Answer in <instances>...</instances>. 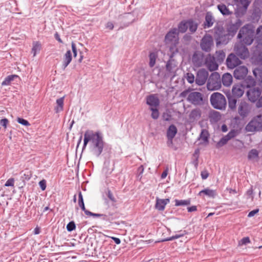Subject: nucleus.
<instances>
[{"label":"nucleus","mask_w":262,"mask_h":262,"mask_svg":"<svg viewBox=\"0 0 262 262\" xmlns=\"http://www.w3.org/2000/svg\"><path fill=\"white\" fill-rule=\"evenodd\" d=\"M89 142L92 154L99 157L106 145L102 134L99 131L95 132L92 130H87L84 135L83 149L85 148Z\"/></svg>","instance_id":"1"},{"label":"nucleus","mask_w":262,"mask_h":262,"mask_svg":"<svg viewBox=\"0 0 262 262\" xmlns=\"http://www.w3.org/2000/svg\"><path fill=\"white\" fill-rule=\"evenodd\" d=\"M213 36L217 46L227 45L232 38L224 27L219 24L215 26L213 29Z\"/></svg>","instance_id":"2"},{"label":"nucleus","mask_w":262,"mask_h":262,"mask_svg":"<svg viewBox=\"0 0 262 262\" xmlns=\"http://www.w3.org/2000/svg\"><path fill=\"white\" fill-rule=\"evenodd\" d=\"M254 30L250 25H246L243 27L237 34V38L241 39L242 43L250 45L254 40Z\"/></svg>","instance_id":"3"},{"label":"nucleus","mask_w":262,"mask_h":262,"mask_svg":"<svg viewBox=\"0 0 262 262\" xmlns=\"http://www.w3.org/2000/svg\"><path fill=\"white\" fill-rule=\"evenodd\" d=\"M251 105L245 100H239L237 103L236 112L239 116H236L235 120H238L239 118L245 119L251 114L252 111Z\"/></svg>","instance_id":"4"},{"label":"nucleus","mask_w":262,"mask_h":262,"mask_svg":"<svg viewBox=\"0 0 262 262\" xmlns=\"http://www.w3.org/2000/svg\"><path fill=\"white\" fill-rule=\"evenodd\" d=\"M210 100L214 108L221 110L225 108L227 102L223 94L217 92L214 93L211 95Z\"/></svg>","instance_id":"5"},{"label":"nucleus","mask_w":262,"mask_h":262,"mask_svg":"<svg viewBox=\"0 0 262 262\" xmlns=\"http://www.w3.org/2000/svg\"><path fill=\"white\" fill-rule=\"evenodd\" d=\"M245 129L248 132H257L262 130V115L254 117L246 125Z\"/></svg>","instance_id":"6"},{"label":"nucleus","mask_w":262,"mask_h":262,"mask_svg":"<svg viewBox=\"0 0 262 262\" xmlns=\"http://www.w3.org/2000/svg\"><path fill=\"white\" fill-rule=\"evenodd\" d=\"M177 28H173L170 29L166 34L164 41L167 45H171L174 47L179 43V34Z\"/></svg>","instance_id":"7"},{"label":"nucleus","mask_w":262,"mask_h":262,"mask_svg":"<svg viewBox=\"0 0 262 262\" xmlns=\"http://www.w3.org/2000/svg\"><path fill=\"white\" fill-rule=\"evenodd\" d=\"M188 101L195 105H202L205 102L203 95L198 92H192L189 93L187 98Z\"/></svg>","instance_id":"8"},{"label":"nucleus","mask_w":262,"mask_h":262,"mask_svg":"<svg viewBox=\"0 0 262 262\" xmlns=\"http://www.w3.org/2000/svg\"><path fill=\"white\" fill-rule=\"evenodd\" d=\"M206 54L201 51H196L192 56V62L196 67H201L204 66L206 60Z\"/></svg>","instance_id":"9"},{"label":"nucleus","mask_w":262,"mask_h":262,"mask_svg":"<svg viewBox=\"0 0 262 262\" xmlns=\"http://www.w3.org/2000/svg\"><path fill=\"white\" fill-rule=\"evenodd\" d=\"M234 50L236 55L242 59H246L249 56V50L243 43H236Z\"/></svg>","instance_id":"10"},{"label":"nucleus","mask_w":262,"mask_h":262,"mask_svg":"<svg viewBox=\"0 0 262 262\" xmlns=\"http://www.w3.org/2000/svg\"><path fill=\"white\" fill-rule=\"evenodd\" d=\"M261 94V89L259 86H255L250 88L246 92V95L252 102H256Z\"/></svg>","instance_id":"11"},{"label":"nucleus","mask_w":262,"mask_h":262,"mask_svg":"<svg viewBox=\"0 0 262 262\" xmlns=\"http://www.w3.org/2000/svg\"><path fill=\"white\" fill-rule=\"evenodd\" d=\"M213 56L210 54H206V60L204 66H206L210 71H214L218 69L219 65Z\"/></svg>","instance_id":"12"},{"label":"nucleus","mask_w":262,"mask_h":262,"mask_svg":"<svg viewBox=\"0 0 262 262\" xmlns=\"http://www.w3.org/2000/svg\"><path fill=\"white\" fill-rule=\"evenodd\" d=\"M213 45V39L211 35H205L201 40L200 46L202 50L209 52Z\"/></svg>","instance_id":"13"},{"label":"nucleus","mask_w":262,"mask_h":262,"mask_svg":"<svg viewBox=\"0 0 262 262\" xmlns=\"http://www.w3.org/2000/svg\"><path fill=\"white\" fill-rule=\"evenodd\" d=\"M242 24V21L239 19H237L234 23L231 22L227 26V32L229 36L233 38Z\"/></svg>","instance_id":"14"},{"label":"nucleus","mask_w":262,"mask_h":262,"mask_svg":"<svg viewBox=\"0 0 262 262\" xmlns=\"http://www.w3.org/2000/svg\"><path fill=\"white\" fill-rule=\"evenodd\" d=\"M208 77V71L204 69H200L197 72L195 79L196 84L198 85H203L206 83Z\"/></svg>","instance_id":"15"},{"label":"nucleus","mask_w":262,"mask_h":262,"mask_svg":"<svg viewBox=\"0 0 262 262\" xmlns=\"http://www.w3.org/2000/svg\"><path fill=\"white\" fill-rule=\"evenodd\" d=\"M241 63V61L239 58L233 53L230 54L226 59V64L229 69H233Z\"/></svg>","instance_id":"16"},{"label":"nucleus","mask_w":262,"mask_h":262,"mask_svg":"<svg viewBox=\"0 0 262 262\" xmlns=\"http://www.w3.org/2000/svg\"><path fill=\"white\" fill-rule=\"evenodd\" d=\"M248 72V69L246 66H239L235 69L233 75L236 79H243L247 76Z\"/></svg>","instance_id":"17"},{"label":"nucleus","mask_w":262,"mask_h":262,"mask_svg":"<svg viewBox=\"0 0 262 262\" xmlns=\"http://www.w3.org/2000/svg\"><path fill=\"white\" fill-rule=\"evenodd\" d=\"M236 133L234 129L231 130L227 135L222 137L217 143V147H220L225 145L229 140L235 137Z\"/></svg>","instance_id":"18"},{"label":"nucleus","mask_w":262,"mask_h":262,"mask_svg":"<svg viewBox=\"0 0 262 262\" xmlns=\"http://www.w3.org/2000/svg\"><path fill=\"white\" fill-rule=\"evenodd\" d=\"M228 101V108L232 112H236L237 108V99L231 94L227 95Z\"/></svg>","instance_id":"19"},{"label":"nucleus","mask_w":262,"mask_h":262,"mask_svg":"<svg viewBox=\"0 0 262 262\" xmlns=\"http://www.w3.org/2000/svg\"><path fill=\"white\" fill-rule=\"evenodd\" d=\"M215 19L211 12H207L205 15V20L203 25L204 28H209L212 27Z\"/></svg>","instance_id":"20"},{"label":"nucleus","mask_w":262,"mask_h":262,"mask_svg":"<svg viewBox=\"0 0 262 262\" xmlns=\"http://www.w3.org/2000/svg\"><path fill=\"white\" fill-rule=\"evenodd\" d=\"M170 200L169 199H160L157 198L155 208L159 211L164 210L165 206L169 203Z\"/></svg>","instance_id":"21"},{"label":"nucleus","mask_w":262,"mask_h":262,"mask_svg":"<svg viewBox=\"0 0 262 262\" xmlns=\"http://www.w3.org/2000/svg\"><path fill=\"white\" fill-rule=\"evenodd\" d=\"M72 59V53L71 50H68L63 55L62 69L64 70L70 63Z\"/></svg>","instance_id":"22"},{"label":"nucleus","mask_w":262,"mask_h":262,"mask_svg":"<svg viewBox=\"0 0 262 262\" xmlns=\"http://www.w3.org/2000/svg\"><path fill=\"white\" fill-rule=\"evenodd\" d=\"M146 103L151 107H157L159 106L160 102L158 98L153 95L148 96L146 99Z\"/></svg>","instance_id":"23"},{"label":"nucleus","mask_w":262,"mask_h":262,"mask_svg":"<svg viewBox=\"0 0 262 262\" xmlns=\"http://www.w3.org/2000/svg\"><path fill=\"white\" fill-rule=\"evenodd\" d=\"M244 91L241 85H237L233 86L232 89L231 96H234L235 98H239L244 94Z\"/></svg>","instance_id":"24"},{"label":"nucleus","mask_w":262,"mask_h":262,"mask_svg":"<svg viewBox=\"0 0 262 262\" xmlns=\"http://www.w3.org/2000/svg\"><path fill=\"white\" fill-rule=\"evenodd\" d=\"M188 29L191 34L195 33L198 28L199 23L192 18L188 19Z\"/></svg>","instance_id":"25"},{"label":"nucleus","mask_w":262,"mask_h":262,"mask_svg":"<svg viewBox=\"0 0 262 262\" xmlns=\"http://www.w3.org/2000/svg\"><path fill=\"white\" fill-rule=\"evenodd\" d=\"M188 19L183 20L181 21L177 28L178 32L179 33H184L188 30Z\"/></svg>","instance_id":"26"},{"label":"nucleus","mask_w":262,"mask_h":262,"mask_svg":"<svg viewBox=\"0 0 262 262\" xmlns=\"http://www.w3.org/2000/svg\"><path fill=\"white\" fill-rule=\"evenodd\" d=\"M222 81L224 86H230L232 82V75L228 73H225L222 76Z\"/></svg>","instance_id":"27"},{"label":"nucleus","mask_w":262,"mask_h":262,"mask_svg":"<svg viewBox=\"0 0 262 262\" xmlns=\"http://www.w3.org/2000/svg\"><path fill=\"white\" fill-rule=\"evenodd\" d=\"M253 73L256 79L262 86V68L257 67L253 70Z\"/></svg>","instance_id":"28"},{"label":"nucleus","mask_w":262,"mask_h":262,"mask_svg":"<svg viewBox=\"0 0 262 262\" xmlns=\"http://www.w3.org/2000/svg\"><path fill=\"white\" fill-rule=\"evenodd\" d=\"M64 97L58 98L56 101V105L54 107V111L56 113H58L63 110V102Z\"/></svg>","instance_id":"29"},{"label":"nucleus","mask_w":262,"mask_h":262,"mask_svg":"<svg viewBox=\"0 0 262 262\" xmlns=\"http://www.w3.org/2000/svg\"><path fill=\"white\" fill-rule=\"evenodd\" d=\"M202 194H204L205 195L211 198H214L216 195V192L215 190L210 189L208 188L203 189L199 192V195H201Z\"/></svg>","instance_id":"30"},{"label":"nucleus","mask_w":262,"mask_h":262,"mask_svg":"<svg viewBox=\"0 0 262 262\" xmlns=\"http://www.w3.org/2000/svg\"><path fill=\"white\" fill-rule=\"evenodd\" d=\"M172 56L171 55L170 59L167 61L166 65V69L167 71L169 73L172 72L174 69L177 67L176 61L175 60L172 59Z\"/></svg>","instance_id":"31"},{"label":"nucleus","mask_w":262,"mask_h":262,"mask_svg":"<svg viewBox=\"0 0 262 262\" xmlns=\"http://www.w3.org/2000/svg\"><path fill=\"white\" fill-rule=\"evenodd\" d=\"M201 116V112L200 109L192 110L189 114V119L192 121L199 119Z\"/></svg>","instance_id":"32"},{"label":"nucleus","mask_w":262,"mask_h":262,"mask_svg":"<svg viewBox=\"0 0 262 262\" xmlns=\"http://www.w3.org/2000/svg\"><path fill=\"white\" fill-rule=\"evenodd\" d=\"M256 35V42L257 46L262 47V25L257 28Z\"/></svg>","instance_id":"33"},{"label":"nucleus","mask_w":262,"mask_h":262,"mask_svg":"<svg viewBox=\"0 0 262 262\" xmlns=\"http://www.w3.org/2000/svg\"><path fill=\"white\" fill-rule=\"evenodd\" d=\"M178 132L176 126L173 125H170L167 130L166 136L174 138Z\"/></svg>","instance_id":"34"},{"label":"nucleus","mask_w":262,"mask_h":262,"mask_svg":"<svg viewBox=\"0 0 262 262\" xmlns=\"http://www.w3.org/2000/svg\"><path fill=\"white\" fill-rule=\"evenodd\" d=\"M217 9L224 16H228L231 14L232 12L224 4H220L217 5Z\"/></svg>","instance_id":"35"},{"label":"nucleus","mask_w":262,"mask_h":262,"mask_svg":"<svg viewBox=\"0 0 262 262\" xmlns=\"http://www.w3.org/2000/svg\"><path fill=\"white\" fill-rule=\"evenodd\" d=\"M244 84L245 86L250 89L255 86V81L251 76H248L245 79Z\"/></svg>","instance_id":"36"},{"label":"nucleus","mask_w":262,"mask_h":262,"mask_svg":"<svg viewBox=\"0 0 262 262\" xmlns=\"http://www.w3.org/2000/svg\"><path fill=\"white\" fill-rule=\"evenodd\" d=\"M235 2V4L238 7H242L243 8L244 11L245 12L247 9L249 5V2L248 0H234Z\"/></svg>","instance_id":"37"},{"label":"nucleus","mask_w":262,"mask_h":262,"mask_svg":"<svg viewBox=\"0 0 262 262\" xmlns=\"http://www.w3.org/2000/svg\"><path fill=\"white\" fill-rule=\"evenodd\" d=\"M179 232H180V234H177L175 235L169 237H167L166 238H165L162 241V242H166V241H171L172 240H174L175 239L179 238L180 237H183L186 234L187 232L184 231H180Z\"/></svg>","instance_id":"38"},{"label":"nucleus","mask_w":262,"mask_h":262,"mask_svg":"<svg viewBox=\"0 0 262 262\" xmlns=\"http://www.w3.org/2000/svg\"><path fill=\"white\" fill-rule=\"evenodd\" d=\"M18 76L16 75H11L7 76L4 80L2 82V85H9L11 84V82L14 80L15 78H17Z\"/></svg>","instance_id":"39"},{"label":"nucleus","mask_w":262,"mask_h":262,"mask_svg":"<svg viewBox=\"0 0 262 262\" xmlns=\"http://www.w3.org/2000/svg\"><path fill=\"white\" fill-rule=\"evenodd\" d=\"M220 78V76L219 74L217 72H214L211 74L210 76L209 77L207 83V88L208 89H210V84L211 82L213 83V82L212 81L213 80H218Z\"/></svg>","instance_id":"40"},{"label":"nucleus","mask_w":262,"mask_h":262,"mask_svg":"<svg viewBox=\"0 0 262 262\" xmlns=\"http://www.w3.org/2000/svg\"><path fill=\"white\" fill-rule=\"evenodd\" d=\"M216 57H215V60L218 63H222L225 57V54L222 50H220L219 51L216 52Z\"/></svg>","instance_id":"41"},{"label":"nucleus","mask_w":262,"mask_h":262,"mask_svg":"<svg viewBox=\"0 0 262 262\" xmlns=\"http://www.w3.org/2000/svg\"><path fill=\"white\" fill-rule=\"evenodd\" d=\"M78 205L82 210L83 211L85 214L86 211L88 210L85 209L83 196L81 191H79L78 193Z\"/></svg>","instance_id":"42"},{"label":"nucleus","mask_w":262,"mask_h":262,"mask_svg":"<svg viewBox=\"0 0 262 262\" xmlns=\"http://www.w3.org/2000/svg\"><path fill=\"white\" fill-rule=\"evenodd\" d=\"M258 151L256 149L250 150L248 155V159L250 160L255 159L258 157Z\"/></svg>","instance_id":"43"},{"label":"nucleus","mask_w":262,"mask_h":262,"mask_svg":"<svg viewBox=\"0 0 262 262\" xmlns=\"http://www.w3.org/2000/svg\"><path fill=\"white\" fill-rule=\"evenodd\" d=\"M40 49L41 44L38 41L34 42L32 48V53L33 54V56H35L37 53L40 51Z\"/></svg>","instance_id":"44"},{"label":"nucleus","mask_w":262,"mask_h":262,"mask_svg":"<svg viewBox=\"0 0 262 262\" xmlns=\"http://www.w3.org/2000/svg\"><path fill=\"white\" fill-rule=\"evenodd\" d=\"M175 206H187L190 204V200H175Z\"/></svg>","instance_id":"45"},{"label":"nucleus","mask_w":262,"mask_h":262,"mask_svg":"<svg viewBox=\"0 0 262 262\" xmlns=\"http://www.w3.org/2000/svg\"><path fill=\"white\" fill-rule=\"evenodd\" d=\"M209 133L206 129H202L200 135V139L203 140L204 142H208Z\"/></svg>","instance_id":"46"},{"label":"nucleus","mask_w":262,"mask_h":262,"mask_svg":"<svg viewBox=\"0 0 262 262\" xmlns=\"http://www.w3.org/2000/svg\"><path fill=\"white\" fill-rule=\"evenodd\" d=\"M149 66L150 67L152 68L155 64L156 60L157 58V55L155 53L152 52L149 54Z\"/></svg>","instance_id":"47"},{"label":"nucleus","mask_w":262,"mask_h":262,"mask_svg":"<svg viewBox=\"0 0 262 262\" xmlns=\"http://www.w3.org/2000/svg\"><path fill=\"white\" fill-rule=\"evenodd\" d=\"M254 62L259 66H262V53H259L253 58Z\"/></svg>","instance_id":"48"},{"label":"nucleus","mask_w":262,"mask_h":262,"mask_svg":"<svg viewBox=\"0 0 262 262\" xmlns=\"http://www.w3.org/2000/svg\"><path fill=\"white\" fill-rule=\"evenodd\" d=\"M210 118L211 119L213 120L216 122L219 121L221 118L220 113L216 111H213L210 115Z\"/></svg>","instance_id":"49"},{"label":"nucleus","mask_w":262,"mask_h":262,"mask_svg":"<svg viewBox=\"0 0 262 262\" xmlns=\"http://www.w3.org/2000/svg\"><path fill=\"white\" fill-rule=\"evenodd\" d=\"M150 111L152 112L151 116L154 119H157L159 116V112L158 110L156 107H151L150 108Z\"/></svg>","instance_id":"50"},{"label":"nucleus","mask_w":262,"mask_h":262,"mask_svg":"<svg viewBox=\"0 0 262 262\" xmlns=\"http://www.w3.org/2000/svg\"><path fill=\"white\" fill-rule=\"evenodd\" d=\"M185 78L189 83H192L195 79L194 75L191 73H187Z\"/></svg>","instance_id":"51"},{"label":"nucleus","mask_w":262,"mask_h":262,"mask_svg":"<svg viewBox=\"0 0 262 262\" xmlns=\"http://www.w3.org/2000/svg\"><path fill=\"white\" fill-rule=\"evenodd\" d=\"M85 214L86 215L92 216L93 217H101V216H103L104 220L105 219L106 216V215L104 214L93 213V212H91V211H90L89 210L86 211Z\"/></svg>","instance_id":"52"},{"label":"nucleus","mask_w":262,"mask_h":262,"mask_svg":"<svg viewBox=\"0 0 262 262\" xmlns=\"http://www.w3.org/2000/svg\"><path fill=\"white\" fill-rule=\"evenodd\" d=\"M76 228V225L74 221L70 222L67 225V230L69 232H71Z\"/></svg>","instance_id":"53"},{"label":"nucleus","mask_w":262,"mask_h":262,"mask_svg":"<svg viewBox=\"0 0 262 262\" xmlns=\"http://www.w3.org/2000/svg\"><path fill=\"white\" fill-rule=\"evenodd\" d=\"M17 121L19 124L23 125L24 126H28L30 125V124L29 123V122H28V120H27L24 118H18L17 119Z\"/></svg>","instance_id":"54"},{"label":"nucleus","mask_w":262,"mask_h":262,"mask_svg":"<svg viewBox=\"0 0 262 262\" xmlns=\"http://www.w3.org/2000/svg\"><path fill=\"white\" fill-rule=\"evenodd\" d=\"M14 178H10L6 182L5 186L7 187L9 186H14Z\"/></svg>","instance_id":"55"},{"label":"nucleus","mask_w":262,"mask_h":262,"mask_svg":"<svg viewBox=\"0 0 262 262\" xmlns=\"http://www.w3.org/2000/svg\"><path fill=\"white\" fill-rule=\"evenodd\" d=\"M107 196L113 202H116V200L115 197L114 196L111 190H110L109 189H108L107 191Z\"/></svg>","instance_id":"56"},{"label":"nucleus","mask_w":262,"mask_h":262,"mask_svg":"<svg viewBox=\"0 0 262 262\" xmlns=\"http://www.w3.org/2000/svg\"><path fill=\"white\" fill-rule=\"evenodd\" d=\"M250 243V239L249 237H243L240 241V244L247 245Z\"/></svg>","instance_id":"57"},{"label":"nucleus","mask_w":262,"mask_h":262,"mask_svg":"<svg viewBox=\"0 0 262 262\" xmlns=\"http://www.w3.org/2000/svg\"><path fill=\"white\" fill-rule=\"evenodd\" d=\"M39 185L42 190H45L46 188V181L45 180H42L39 182Z\"/></svg>","instance_id":"58"},{"label":"nucleus","mask_w":262,"mask_h":262,"mask_svg":"<svg viewBox=\"0 0 262 262\" xmlns=\"http://www.w3.org/2000/svg\"><path fill=\"white\" fill-rule=\"evenodd\" d=\"M71 47H72V50L73 53L74 57H76L77 55V48H76L75 43L74 42H72Z\"/></svg>","instance_id":"59"},{"label":"nucleus","mask_w":262,"mask_h":262,"mask_svg":"<svg viewBox=\"0 0 262 262\" xmlns=\"http://www.w3.org/2000/svg\"><path fill=\"white\" fill-rule=\"evenodd\" d=\"M201 176L203 180H205L208 177L209 173L207 170H204L201 172Z\"/></svg>","instance_id":"60"},{"label":"nucleus","mask_w":262,"mask_h":262,"mask_svg":"<svg viewBox=\"0 0 262 262\" xmlns=\"http://www.w3.org/2000/svg\"><path fill=\"white\" fill-rule=\"evenodd\" d=\"M8 120L7 118H4L1 120L0 121V125L5 128L7 127V126L8 123Z\"/></svg>","instance_id":"61"},{"label":"nucleus","mask_w":262,"mask_h":262,"mask_svg":"<svg viewBox=\"0 0 262 262\" xmlns=\"http://www.w3.org/2000/svg\"><path fill=\"white\" fill-rule=\"evenodd\" d=\"M259 211V209H254L252 211H251L250 212H249L248 214V216L249 217H253V216H254L256 213H257Z\"/></svg>","instance_id":"62"},{"label":"nucleus","mask_w":262,"mask_h":262,"mask_svg":"<svg viewBox=\"0 0 262 262\" xmlns=\"http://www.w3.org/2000/svg\"><path fill=\"white\" fill-rule=\"evenodd\" d=\"M167 145L168 147H171L173 145V138L167 137Z\"/></svg>","instance_id":"63"},{"label":"nucleus","mask_w":262,"mask_h":262,"mask_svg":"<svg viewBox=\"0 0 262 262\" xmlns=\"http://www.w3.org/2000/svg\"><path fill=\"white\" fill-rule=\"evenodd\" d=\"M256 106L257 108L262 107V96L258 98L256 102Z\"/></svg>","instance_id":"64"}]
</instances>
